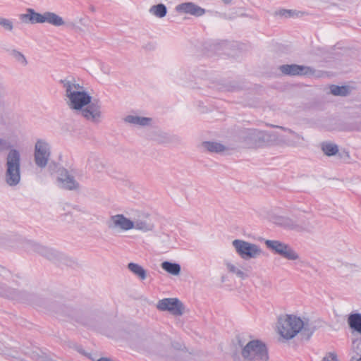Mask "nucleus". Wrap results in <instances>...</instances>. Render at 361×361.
Returning <instances> with one entry per match:
<instances>
[{"mask_svg": "<svg viewBox=\"0 0 361 361\" xmlns=\"http://www.w3.org/2000/svg\"><path fill=\"white\" fill-rule=\"evenodd\" d=\"M322 361H338V359L335 353H329L324 357Z\"/></svg>", "mask_w": 361, "mask_h": 361, "instance_id": "f704fd0d", "label": "nucleus"}, {"mask_svg": "<svg viewBox=\"0 0 361 361\" xmlns=\"http://www.w3.org/2000/svg\"><path fill=\"white\" fill-rule=\"evenodd\" d=\"M348 323L350 328L361 334V314L355 313L349 315Z\"/></svg>", "mask_w": 361, "mask_h": 361, "instance_id": "bb28decb", "label": "nucleus"}, {"mask_svg": "<svg viewBox=\"0 0 361 361\" xmlns=\"http://www.w3.org/2000/svg\"><path fill=\"white\" fill-rule=\"evenodd\" d=\"M51 154L50 145L44 140H37L35 145V162L37 166L44 168Z\"/></svg>", "mask_w": 361, "mask_h": 361, "instance_id": "f8f14e48", "label": "nucleus"}, {"mask_svg": "<svg viewBox=\"0 0 361 361\" xmlns=\"http://www.w3.org/2000/svg\"><path fill=\"white\" fill-rule=\"evenodd\" d=\"M314 329L315 326L313 324L305 317L284 314L278 319L277 332L284 340L293 338L301 331H303L309 337Z\"/></svg>", "mask_w": 361, "mask_h": 361, "instance_id": "f03ea898", "label": "nucleus"}, {"mask_svg": "<svg viewBox=\"0 0 361 361\" xmlns=\"http://www.w3.org/2000/svg\"><path fill=\"white\" fill-rule=\"evenodd\" d=\"M322 149L327 156L335 155L338 151V146L331 142H324L322 145Z\"/></svg>", "mask_w": 361, "mask_h": 361, "instance_id": "c85d7f7f", "label": "nucleus"}, {"mask_svg": "<svg viewBox=\"0 0 361 361\" xmlns=\"http://www.w3.org/2000/svg\"><path fill=\"white\" fill-rule=\"evenodd\" d=\"M106 224L109 229L115 231L135 230L142 233H151L155 228L150 215L140 211H136L133 216H130L124 214L112 215Z\"/></svg>", "mask_w": 361, "mask_h": 361, "instance_id": "f257e3e1", "label": "nucleus"}, {"mask_svg": "<svg viewBox=\"0 0 361 361\" xmlns=\"http://www.w3.org/2000/svg\"><path fill=\"white\" fill-rule=\"evenodd\" d=\"M288 133V135H276V146L280 147L302 148L305 146V138L303 135L293 131V130L279 126H272Z\"/></svg>", "mask_w": 361, "mask_h": 361, "instance_id": "1a4fd4ad", "label": "nucleus"}, {"mask_svg": "<svg viewBox=\"0 0 361 361\" xmlns=\"http://www.w3.org/2000/svg\"><path fill=\"white\" fill-rule=\"evenodd\" d=\"M78 21L81 25H85L84 18H80L78 19Z\"/></svg>", "mask_w": 361, "mask_h": 361, "instance_id": "4c0bfd02", "label": "nucleus"}, {"mask_svg": "<svg viewBox=\"0 0 361 361\" xmlns=\"http://www.w3.org/2000/svg\"><path fill=\"white\" fill-rule=\"evenodd\" d=\"M224 4L228 5L232 3L233 0H221Z\"/></svg>", "mask_w": 361, "mask_h": 361, "instance_id": "e433bc0d", "label": "nucleus"}, {"mask_svg": "<svg viewBox=\"0 0 361 361\" xmlns=\"http://www.w3.org/2000/svg\"><path fill=\"white\" fill-rule=\"evenodd\" d=\"M159 311L169 312L173 316H181L185 313V307L176 298H168L159 300L156 304Z\"/></svg>", "mask_w": 361, "mask_h": 361, "instance_id": "9b49d317", "label": "nucleus"}, {"mask_svg": "<svg viewBox=\"0 0 361 361\" xmlns=\"http://www.w3.org/2000/svg\"><path fill=\"white\" fill-rule=\"evenodd\" d=\"M276 135L274 132L247 129L243 132L242 139L250 147L276 146Z\"/></svg>", "mask_w": 361, "mask_h": 361, "instance_id": "39448f33", "label": "nucleus"}, {"mask_svg": "<svg viewBox=\"0 0 361 361\" xmlns=\"http://www.w3.org/2000/svg\"><path fill=\"white\" fill-rule=\"evenodd\" d=\"M161 267L166 272L173 276H178L180 273V265L178 263H173L169 261L163 262Z\"/></svg>", "mask_w": 361, "mask_h": 361, "instance_id": "393cba45", "label": "nucleus"}, {"mask_svg": "<svg viewBox=\"0 0 361 361\" xmlns=\"http://www.w3.org/2000/svg\"><path fill=\"white\" fill-rule=\"evenodd\" d=\"M27 250L29 252H37L54 262L60 261L64 258V255L62 253L36 242H28L27 243Z\"/></svg>", "mask_w": 361, "mask_h": 361, "instance_id": "ddd939ff", "label": "nucleus"}, {"mask_svg": "<svg viewBox=\"0 0 361 361\" xmlns=\"http://www.w3.org/2000/svg\"><path fill=\"white\" fill-rule=\"evenodd\" d=\"M231 245L239 257L245 261L257 259L263 252L258 245L244 240L235 239L232 241Z\"/></svg>", "mask_w": 361, "mask_h": 361, "instance_id": "6e6552de", "label": "nucleus"}, {"mask_svg": "<svg viewBox=\"0 0 361 361\" xmlns=\"http://www.w3.org/2000/svg\"><path fill=\"white\" fill-rule=\"evenodd\" d=\"M99 161V159L97 154L90 153L87 157L86 164L90 168L97 169Z\"/></svg>", "mask_w": 361, "mask_h": 361, "instance_id": "2f4dec72", "label": "nucleus"}, {"mask_svg": "<svg viewBox=\"0 0 361 361\" xmlns=\"http://www.w3.org/2000/svg\"><path fill=\"white\" fill-rule=\"evenodd\" d=\"M270 221L274 224L286 230L300 231H310L314 228V225L307 220L302 219H293L287 216L274 215Z\"/></svg>", "mask_w": 361, "mask_h": 361, "instance_id": "423d86ee", "label": "nucleus"}, {"mask_svg": "<svg viewBox=\"0 0 361 361\" xmlns=\"http://www.w3.org/2000/svg\"><path fill=\"white\" fill-rule=\"evenodd\" d=\"M264 243L268 249L288 260L295 261L300 259L299 254L287 243L277 240H266Z\"/></svg>", "mask_w": 361, "mask_h": 361, "instance_id": "9d476101", "label": "nucleus"}, {"mask_svg": "<svg viewBox=\"0 0 361 361\" xmlns=\"http://www.w3.org/2000/svg\"><path fill=\"white\" fill-rule=\"evenodd\" d=\"M10 54L20 65L23 66H26L27 65V61L22 52L16 49H13Z\"/></svg>", "mask_w": 361, "mask_h": 361, "instance_id": "7c9ffc66", "label": "nucleus"}, {"mask_svg": "<svg viewBox=\"0 0 361 361\" xmlns=\"http://www.w3.org/2000/svg\"><path fill=\"white\" fill-rule=\"evenodd\" d=\"M31 8H27L26 13H21L19 15V19L22 23L28 24H32V14H31Z\"/></svg>", "mask_w": 361, "mask_h": 361, "instance_id": "72a5a7b5", "label": "nucleus"}, {"mask_svg": "<svg viewBox=\"0 0 361 361\" xmlns=\"http://www.w3.org/2000/svg\"><path fill=\"white\" fill-rule=\"evenodd\" d=\"M45 23L55 27H61L66 25V21L61 16L51 11L45 12Z\"/></svg>", "mask_w": 361, "mask_h": 361, "instance_id": "4be33fe9", "label": "nucleus"}, {"mask_svg": "<svg viewBox=\"0 0 361 361\" xmlns=\"http://www.w3.org/2000/svg\"><path fill=\"white\" fill-rule=\"evenodd\" d=\"M4 183L13 189L21 183V154L20 150L11 148L5 157Z\"/></svg>", "mask_w": 361, "mask_h": 361, "instance_id": "20e7f679", "label": "nucleus"}, {"mask_svg": "<svg viewBox=\"0 0 361 361\" xmlns=\"http://www.w3.org/2000/svg\"><path fill=\"white\" fill-rule=\"evenodd\" d=\"M128 270L140 280L144 281L147 278V271L141 265L134 262L128 264Z\"/></svg>", "mask_w": 361, "mask_h": 361, "instance_id": "5701e85b", "label": "nucleus"}, {"mask_svg": "<svg viewBox=\"0 0 361 361\" xmlns=\"http://www.w3.org/2000/svg\"><path fill=\"white\" fill-rule=\"evenodd\" d=\"M102 104L97 99H91V102L82 107L78 113L88 121L99 123L102 117L101 111Z\"/></svg>", "mask_w": 361, "mask_h": 361, "instance_id": "4468645a", "label": "nucleus"}, {"mask_svg": "<svg viewBox=\"0 0 361 361\" xmlns=\"http://www.w3.org/2000/svg\"><path fill=\"white\" fill-rule=\"evenodd\" d=\"M0 295L20 301H30L32 300V295L28 294L27 292L20 291L15 288L8 287L1 281Z\"/></svg>", "mask_w": 361, "mask_h": 361, "instance_id": "2eb2a0df", "label": "nucleus"}, {"mask_svg": "<svg viewBox=\"0 0 361 361\" xmlns=\"http://www.w3.org/2000/svg\"><path fill=\"white\" fill-rule=\"evenodd\" d=\"M149 13L158 18H163L167 13V8L164 4H158L152 6L149 9Z\"/></svg>", "mask_w": 361, "mask_h": 361, "instance_id": "a878e982", "label": "nucleus"}, {"mask_svg": "<svg viewBox=\"0 0 361 361\" xmlns=\"http://www.w3.org/2000/svg\"><path fill=\"white\" fill-rule=\"evenodd\" d=\"M329 92L334 96L345 97L350 94V90L348 86H337L332 85L329 87Z\"/></svg>", "mask_w": 361, "mask_h": 361, "instance_id": "cd10ccee", "label": "nucleus"}, {"mask_svg": "<svg viewBox=\"0 0 361 361\" xmlns=\"http://www.w3.org/2000/svg\"><path fill=\"white\" fill-rule=\"evenodd\" d=\"M149 137L151 140L159 143H166L170 141L169 135L159 128H154L151 130Z\"/></svg>", "mask_w": 361, "mask_h": 361, "instance_id": "b1692460", "label": "nucleus"}, {"mask_svg": "<svg viewBox=\"0 0 361 361\" xmlns=\"http://www.w3.org/2000/svg\"><path fill=\"white\" fill-rule=\"evenodd\" d=\"M123 120L125 123L138 128L150 127L154 123L152 118L142 116L136 114L127 115Z\"/></svg>", "mask_w": 361, "mask_h": 361, "instance_id": "dca6fc26", "label": "nucleus"}, {"mask_svg": "<svg viewBox=\"0 0 361 361\" xmlns=\"http://www.w3.org/2000/svg\"><path fill=\"white\" fill-rule=\"evenodd\" d=\"M201 150L211 153H220L227 149L226 147L217 142H203L200 145Z\"/></svg>", "mask_w": 361, "mask_h": 361, "instance_id": "412c9836", "label": "nucleus"}, {"mask_svg": "<svg viewBox=\"0 0 361 361\" xmlns=\"http://www.w3.org/2000/svg\"><path fill=\"white\" fill-rule=\"evenodd\" d=\"M70 26L74 27H75V24L74 23H71V24H70Z\"/></svg>", "mask_w": 361, "mask_h": 361, "instance_id": "ea45409f", "label": "nucleus"}, {"mask_svg": "<svg viewBox=\"0 0 361 361\" xmlns=\"http://www.w3.org/2000/svg\"><path fill=\"white\" fill-rule=\"evenodd\" d=\"M32 14V24L44 23H45V12L39 13L36 12L33 8H31Z\"/></svg>", "mask_w": 361, "mask_h": 361, "instance_id": "473e14b6", "label": "nucleus"}, {"mask_svg": "<svg viewBox=\"0 0 361 361\" xmlns=\"http://www.w3.org/2000/svg\"><path fill=\"white\" fill-rule=\"evenodd\" d=\"M243 357L248 361H268L267 348L262 342L254 340L248 342L242 350Z\"/></svg>", "mask_w": 361, "mask_h": 361, "instance_id": "0eeeda50", "label": "nucleus"}, {"mask_svg": "<svg viewBox=\"0 0 361 361\" xmlns=\"http://www.w3.org/2000/svg\"><path fill=\"white\" fill-rule=\"evenodd\" d=\"M4 142V141L2 139H0V150L1 149V146Z\"/></svg>", "mask_w": 361, "mask_h": 361, "instance_id": "58836bf2", "label": "nucleus"}, {"mask_svg": "<svg viewBox=\"0 0 361 361\" xmlns=\"http://www.w3.org/2000/svg\"><path fill=\"white\" fill-rule=\"evenodd\" d=\"M176 12L181 14H190L196 17H200L205 14L204 8L199 6L193 2H185L177 5L175 8Z\"/></svg>", "mask_w": 361, "mask_h": 361, "instance_id": "a211bd4d", "label": "nucleus"}, {"mask_svg": "<svg viewBox=\"0 0 361 361\" xmlns=\"http://www.w3.org/2000/svg\"><path fill=\"white\" fill-rule=\"evenodd\" d=\"M61 83L65 92L66 104L71 109L78 112L91 102L90 94L75 79L66 78L61 80Z\"/></svg>", "mask_w": 361, "mask_h": 361, "instance_id": "7ed1b4c3", "label": "nucleus"}, {"mask_svg": "<svg viewBox=\"0 0 361 361\" xmlns=\"http://www.w3.org/2000/svg\"><path fill=\"white\" fill-rule=\"evenodd\" d=\"M282 73L288 75H298L309 74L311 71L310 68L296 64H286L279 66Z\"/></svg>", "mask_w": 361, "mask_h": 361, "instance_id": "aec40b11", "label": "nucleus"}, {"mask_svg": "<svg viewBox=\"0 0 361 361\" xmlns=\"http://www.w3.org/2000/svg\"><path fill=\"white\" fill-rule=\"evenodd\" d=\"M100 69L101 71L106 75H109L111 73L110 67L104 63L100 64Z\"/></svg>", "mask_w": 361, "mask_h": 361, "instance_id": "c9c22d12", "label": "nucleus"}, {"mask_svg": "<svg viewBox=\"0 0 361 361\" xmlns=\"http://www.w3.org/2000/svg\"><path fill=\"white\" fill-rule=\"evenodd\" d=\"M57 180L60 186L67 190H75L79 188V183L76 181L66 169H59L58 171Z\"/></svg>", "mask_w": 361, "mask_h": 361, "instance_id": "f3484780", "label": "nucleus"}, {"mask_svg": "<svg viewBox=\"0 0 361 361\" xmlns=\"http://www.w3.org/2000/svg\"><path fill=\"white\" fill-rule=\"evenodd\" d=\"M227 271L229 273L235 274L240 279H245L248 277V270L238 262L225 260L224 262Z\"/></svg>", "mask_w": 361, "mask_h": 361, "instance_id": "6ab92c4d", "label": "nucleus"}, {"mask_svg": "<svg viewBox=\"0 0 361 361\" xmlns=\"http://www.w3.org/2000/svg\"><path fill=\"white\" fill-rule=\"evenodd\" d=\"M0 26L6 32H13L15 29L14 20L0 16Z\"/></svg>", "mask_w": 361, "mask_h": 361, "instance_id": "c756f323", "label": "nucleus"}]
</instances>
